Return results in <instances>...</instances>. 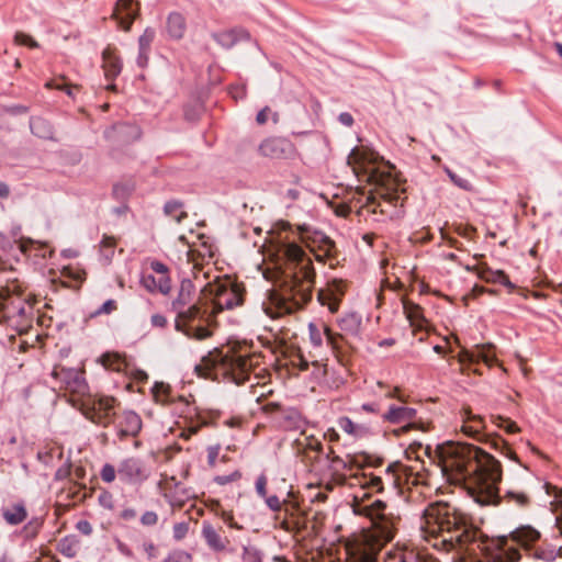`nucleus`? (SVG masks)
<instances>
[{"label":"nucleus","mask_w":562,"mask_h":562,"mask_svg":"<svg viewBox=\"0 0 562 562\" xmlns=\"http://www.w3.org/2000/svg\"><path fill=\"white\" fill-rule=\"evenodd\" d=\"M171 290V280L170 278L168 277V274L166 276H161L158 280H157V291L160 292L161 294H168Z\"/></svg>","instance_id":"nucleus-53"},{"label":"nucleus","mask_w":562,"mask_h":562,"mask_svg":"<svg viewBox=\"0 0 562 562\" xmlns=\"http://www.w3.org/2000/svg\"><path fill=\"white\" fill-rule=\"evenodd\" d=\"M1 514L3 520L10 526H18L27 518V509L23 501L3 507Z\"/></svg>","instance_id":"nucleus-22"},{"label":"nucleus","mask_w":562,"mask_h":562,"mask_svg":"<svg viewBox=\"0 0 562 562\" xmlns=\"http://www.w3.org/2000/svg\"><path fill=\"white\" fill-rule=\"evenodd\" d=\"M283 254L289 262V280L284 283V293L278 302V308L291 314L312 300L316 272L312 259L297 244H285Z\"/></svg>","instance_id":"nucleus-3"},{"label":"nucleus","mask_w":562,"mask_h":562,"mask_svg":"<svg viewBox=\"0 0 562 562\" xmlns=\"http://www.w3.org/2000/svg\"><path fill=\"white\" fill-rule=\"evenodd\" d=\"M445 171H446L447 176L449 177V179L457 187H459L460 189H463L465 191H472L473 186H472V183L468 179H464V178L458 176L456 172H453L449 168H445Z\"/></svg>","instance_id":"nucleus-41"},{"label":"nucleus","mask_w":562,"mask_h":562,"mask_svg":"<svg viewBox=\"0 0 562 562\" xmlns=\"http://www.w3.org/2000/svg\"><path fill=\"white\" fill-rule=\"evenodd\" d=\"M417 411L413 407L403 405H391L389 409L382 414V420L390 424L417 425L414 420Z\"/></svg>","instance_id":"nucleus-16"},{"label":"nucleus","mask_w":562,"mask_h":562,"mask_svg":"<svg viewBox=\"0 0 562 562\" xmlns=\"http://www.w3.org/2000/svg\"><path fill=\"white\" fill-rule=\"evenodd\" d=\"M361 323V315L356 312L347 313L338 319L339 328L350 336H357L360 333Z\"/></svg>","instance_id":"nucleus-26"},{"label":"nucleus","mask_w":562,"mask_h":562,"mask_svg":"<svg viewBox=\"0 0 562 562\" xmlns=\"http://www.w3.org/2000/svg\"><path fill=\"white\" fill-rule=\"evenodd\" d=\"M255 487H256V492L257 494L263 498L266 497L268 494H267V476L265 474H260L257 480H256V484H255Z\"/></svg>","instance_id":"nucleus-54"},{"label":"nucleus","mask_w":562,"mask_h":562,"mask_svg":"<svg viewBox=\"0 0 562 562\" xmlns=\"http://www.w3.org/2000/svg\"><path fill=\"white\" fill-rule=\"evenodd\" d=\"M150 269L156 272V273H159L161 276H166L168 274V267L161 262V261H158V260H154L150 262Z\"/></svg>","instance_id":"nucleus-62"},{"label":"nucleus","mask_w":562,"mask_h":562,"mask_svg":"<svg viewBox=\"0 0 562 562\" xmlns=\"http://www.w3.org/2000/svg\"><path fill=\"white\" fill-rule=\"evenodd\" d=\"M142 426L140 416L136 412L127 409L121 414L115 428L119 438L122 440L127 437H136L142 430Z\"/></svg>","instance_id":"nucleus-13"},{"label":"nucleus","mask_w":562,"mask_h":562,"mask_svg":"<svg viewBox=\"0 0 562 562\" xmlns=\"http://www.w3.org/2000/svg\"><path fill=\"white\" fill-rule=\"evenodd\" d=\"M201 535L207 547L215 552L226 550L227 544L229 543V540L226 537H222L220 532L207 521L203 522Z\"/></svg>","instance_id":"nucleus-20"},{"label":"nucleus","mask_w":562,"mask_h":562,"mask_svg":"<svg viewBox=\"0 0 562 562\" xmlns=\"http://www.w3.org/2000/svg\"><path fill=\"white\" fill-rule=\"evenodd\" d=\"M221 451V445H214L207 447V463L210 467H214Z\"/></svg>","instance_id":"nucleus-57"},{"label":"nucleus","mask_w":562,"mask_h":562,"mask_svg":"<svg viewBox=\"0 0 562 562\" xmlns=\"http://www.w3.org/2000/svg\"><path fill=\"white\" fill-rule=\"evenodd\" d=\"M487 282L499 283L506 288L514 289L515 285L510 282L508 276L502 270H492L485 268L481 274Z\"/></svg>","instance_id":"nucleus-32"},{"label":"nucleus","mask_w":562,"mask_h":562,"mask_svg":"<svg viewBox=\"0 0 562 562\" xmlns=\"http://www.w3.org/2000/svg\"><path fill=\"white\" fill-rule=\"evenodd\" d=\"M1 317L18 330L26 329L33 319V306L22 296L16 283L0 288Z\"/></svg>","instance_id":"nucleus-5"},{"label":"nucleus","mask_w":562,"mask_h":562,"mask_svg":"<svg viewBox=\"0 0 562 562\" xmlns=\"http://www.w3.org/2000/svg\"><path fill=\"white\" fill-rule=\"evenodd\" d=\"M77 547L78 541L76 538L67 536L59 540L57 549L61 555L71 559L77 555Z\"/></svg>","instance_id":"nucleus-34"},{"label":"nucleus","mask_w":562,"mask_h":562,"mask_svg":"<svg viewBox=\"0 0 562 562\" xmlns=\"http://www.w3.org/2000/svg\"><path fill=\"white\" fill-rule=\"evenodd\" d=\"M362 487L375 490L376 492H382L383 491L382 479L380 476H370L369 479L364 477Z\"/></svg>","instance_id":"nucleus-48"},{"label":"nucleus","mask_w":562,"mask_h":562,"mask_svg":"<svg viewBox=\"0 0 562 562\" xmlns=\"http://www.w3.org/2000/svg\"><path fill=\"white\" fill-rule=\"evenodd\" d=\"M339 428L346 434L355 437L361 438L369 435V428L364 425L355 424L349 417L344 416L338 419Z\"/></svg>","instance_id":"nucleus-28"},{"label":"nucleus","mask_w":562,"mask_h":562,"mask_svg":"<svg viewBox=\"0 0 562 562\" xmlns=\"http://www.w3.org/2000/svg\"><path fill=\"white\" fill-rule=\"evenodd\" d=\"M138 14V3L133 0H117L113 15L124 31H130Z\"/></svg>","instance_id":"nucleus-15"},{"label":"nucleus","mask_w":562,"mask_h":562,"mask_svg":"<svg viewBox=\"0 0 562 562\" xmlns=\"http://www.w3.org/2000/svg\"><path fill=\"white\" fill-rule=\"evenodd\" d=\"M166 31L172 40L179 41L183 38L187 31V20L184 15L178 11H172L166 20Z\"/></svg>","instance_id":"nucleus-21"},{"label":"nucleus","mask_w":562,"mask_h":562,"mask_svg":"<svg viewBox=\"0 0 562 562\" xmlns=\"http://www.w3.org/2000/svg\"><path fill=\"white\" fill-rule=\"evenodd\" d=\"M469 420L475 423V425H468V424L463 425L462 426L463 432L470 437L479 439V436L483 428L482 418L480 416H469Z\"/></svg>","instance_id":"nucleus-38"},{"label":"nucleus","mask_w":562,"mask_h":562,"mask_svg":"<svg viewBox=\"0 0 562 562\" xmlns=\"http://www.w3.org/2000/svg\"><path fill=\"white\" fill-rule=\"evenodd\" d=\"M102 68L108 80H113L121 74L122 61L114 47L108 46L102 52Z\"/></svg>","instance_id":"nucleus-19"},{"label":"nucleus","mask_w":562,"mask_h":562,"mask_svg":"<svg viewBox=\"0 0 562 562\" xmlns=\"http://www.w3.org/2000/svg\"><path fill=\"white\" fill-rule=\"evenodd\" d=\"M115 245L116 240L114 237L106 235L102 237V240L100 241L101 251L108 260H110L113 257Z\"/></svg>","instance_id":"nucleus-40"},{"label":"nucleus","mask_w":562,"mask_h":562,"mask_svg":"<svg viewBox=\"0 0 562 562\" xmlns=\"http://www.w3.org/2000/svg\"><path fill=\"white\" fill-rule=\"evenodd\" d=\"M114 405L112 396H89L82 403V413L92 423L106 426L114 416Z\"/></svg>","instance_id":"nucleus-8"},{"label":"nucleus","mask_w":562,"mask_h":562,"mask_svg":"<svg viewBox=\"0 0 562 562\" xmlns=\"http://www.w3.org/2000/svg\"><path fill=\"white\" fill-rule=\"evenodd\" d=\"M299 231L303 239H312V241L318 244L319 249L324 251V255H315L317 261L324 262L325 258L333 256L335 243L327 235L318 231H313L305 224L299 226Z\"/></svg>","instance_id":"nucleus-12"},{"label":"nucleus","mask_w":562,"mask_h":562,"mask_svg":"<svg viewBox=\"0 0 562 562\" xmlns=\"http://www.w3.org/2000/svg\"><path fill=\"white\" fill-rule=\"evenodd\" d=\"M266 505L271 509L272 512H280L282 508V502L279 499L278 496L271 495L263 497Z\"/></svg>","instance_id":"nucleus-58"},{"label":"nucleus","mask_w":562,"mask_h":562,"mask_svg":"<svg viewBox=\"0 0 562 562\" xmlns=\"http://www.w3.org/2000/svg\"><path fill=\"white\" fill-rule=\"evenodd\" d=\"M164 212L166 215L172 217L178 223L187 217V213L183 211V203L178 200H170L166 202Z\"/></svg>","instance_id":"nucleus-33"},{"label":"nucleus","mask_w":562,"mask_h":562,"mask_svg":"<svg viewBox=\"0 0 562 562\" xmlns=\"http://www.w3.org/2000/svg\"><path fill=\"white\" fill-rule=\"evenodd\" d=\"M368 494L364 493L361 501L356 497L353 505V513L359 516L369 518L373 526L380 531V536L386 540H391L394 536V521L386 515V504L381 499L368 504L364 498Z\"/></svg>","instance_id":"nucleus-7"},{"label":"nucleus","mask_w":562,"mask_h":562,"mask_svg":"<svg viewBox=\"0 0 562 562\" xmlns=\"http://www.w3.org/2000/svg\"><path fill=\"white\" fill-rule=\"evenodd\" d=\"M195 296L196 290L193 282L189 278H183L171 302V310L176 313L175 328L188 338L204 340L211 336L209 328L203 325L193 326L192 323L209 322V310L205 307L202 291L196 301Z\"/></svg>","instance_id":"nucleus-4"},{"label":"nucleus","mask_w":562,"mask_h":562,"mask_svg":"<svg viewBox=\"0 0 562 562\" xmlns=\"http://www.w3.org/2000/svg\"><path fill=\"white\" fill-rule=\"evenodd\" d=\"M271 113V109L269 106H265L263 109H261L258 113H257V116H256V122L259 124V125H263L268 122V119H269V114Z\"/></svg>","instance_id":"nucleus-63"},{"label":"nucleus","mask_w":562,"mask_h":562,"mask_svg":"<svg viewBox=\"0 0 562 562\" xmlns=\"http://www.w3.org/2000/svg\"><path fill=\"white\" fill-rule=\"evenodd\" d=\"M140 283L149 292L157 291V279L151 274L143 276L140 279Z\"/></svg>","instance_id":"nucleus-56"},{"label":"nucleus","mask_w":562,"mask_h":562,"mask_svg":"<svg viewBox=\"0 0 562 562\" xmlns=\"http://www.w3.org/2000/svg\"><path fill=\"white\" fill-rule=\"evenodd\" d=\"M161 562H192V555L184 550L175 549Z\"/></svg>","instance_id":"nucleus-39"},{"label":"nucleus","mask_w":562,"mask_h":562,"mask_svg":"<svg viewBox=\"0 0 562 562\" xmlns=\"http://www.w3.org/2000/svg\"><path fill=\"white\" fill-rule=\"evenodd\" d=\"M2 111L10 115H22L29 112V106L22 104L4 105Z\"/></svg>","instance_id":"nucleus-51"},{"label":"nucleus","mask_w":562,"mask_h":562,"mask_svg":"<svg viewBox=\"0 0 562 562\" xmlns=\"http://www.w3.org/2000/svg\"><path fill=\"white\" fill-rule=\"evenodd\" d=\"M381 408L378 402L364 403L360 407L355 408V412L357 413L364 412L368 414H379Z\"/></svg>","instance_id":"nucleus-55"},{"label":"nucleus","mask_w":562,"mask_h":562,"mask_svg":"<svg viewBox=\"0 0 562 562\" xmlns=\"http://www.w3.org/2000/svg\"><path fill=\"white\" fill-rule=\"evenodd\" d=\"M379 547L367 541L356 542L347 547L346 562H375Z\"/></svg>","instance_id":"nucleus-14"},{"label":"nucleus","mask_w":562,"mask_h":562,"mask_svg":"<svg viewBox=\"0 0 562 562\" xmlns=\"http://www.w3.org/2000/svg\"><path fill=\"white\" fill-rule=\"evenodd\" d=\"M44 519L41 517H33L24 527L23 532L25 539H34L42 529Z\"/></svg>","instance_id":"nucleus-36"},{"label":"nucleus","mask_w":562,"mask_h":562,"mask_svg":"<svg viewBox=\"0 0 562 562\" xmlns=\"http://www.w3.org/2000/svg\"><path fill=\"white\" fill-rule=\"evenodd\" d=\"M308 335L310 341L313 347L319 348L323 345V335L326 337L327 344L331 347L333 350H337L339 348L338 340L341 339V335L334 333L328 326H324V330L322 331L316 324H308Z\"/></svg>","instance_id":"nucleus-17"},{"label":"nucleus","mask_w":562,"mask_h":562,"mask_svg":"<svg viewBox=\"0 0 562 562\" xmlns=\"http://www.w3.org/2000/svg\"><path fill=\"white\" fill-rule=\"evenodd\" d=\"M117 474L124 483L140 485L147 481L150 471L140 458L128 457L119 463Z\"/></svg>","instance_id":"nucleus-9"},{"label":"nucleus","mask_w":562,"mask_h":562,"mask_svg":"<svg viewBox=\"0 0 562 562\" xmlns=\"http://www.w3.org/2000/svg\"><path fill=\"white\" fill-rule=\"evenodd\" d=\"M497 419L499 422L497 423V426L503 428L506 432L516 434L517 431H519V427L515 422L501 416H498Z\"/></svg>","instance_id":"nucleus-49"},{"label":"nucleus","mask_w":562,"mask_h":562,"mask_svg":"<svg viewBox=\"0 0 562 562\" xmlns=\"http://www.w3.org/2000/svg\"><path fill=\"white\" fill-rule=\"evenodd\" d=\"M259 151L265 157L281 159L291 156L294 151V146L286 138L270 137L260 144Z\"/></svg>","instance_id":"nucleus-10"},{"label":"nucleus","mask_w":562,"mask_h":562,"mask_svg":"<svg viewBox=\"0 0 562 562\" xmlns=\"http://www.w3.org/2000/svg\"><path fill=\"white\" fill-rule=\"evenodd\" d=\"M510 538L520 547L529 549L540 539V532L531 526H521L512 531Z\"/></svg>","instance_id":"nucleus-23"},{"label":"nucleus","mask_w":562,"mask_h":562,"mask_svg":"<svg viewBox=\"0 0 562 562\" xmlns=\"http://www.w3.org/2000/svg\"><path fill=\"white\" fill-rule=\"evenodd\" d=\"M47 88H50V89H57V90H61V91H65L69 97H74V92L72 90L74 89H78V86H70V85H67V83H61L59 82V80L57 79H54V80H49L46 82L45 85Z\"/></svg>","instance_id":"nucleus-44"},{"label":"nucleus","mask_w":562,"mask_h":562,"mask_svg":"<svg viewBox=\"0 0 562 562\" xmlns=\"http://www.w3.org/2000/svg\"><path fill=\"white\" fill-rule=\"evenodd\" d=\"M442 474L451 484H467L472 498L480 505H498L502 501L519 508L528 507L530 497L524 491L509 488L499 495L501 463L481 448L468 443L438 447Z\"/></svg>","instance_id":"nucleus-1"},{"label":"nucleus","mask_w":562,"mask_h":562,"mask_svg":"<svg viewBox=\"0 0 562 562\" xmlns=\"http://www.w3.org/2000/svg\"><path fill=\"white\" fill-rule=\"evenodd\" d=\"M240 477L241 473L239 471H234L231 474L215 476L214 482L218 485H226L228 483L239 480Z\"/></svg>","instance_id":"nucleus-50"},{"label":"nucleus","mask_w":562,"mask_h":562,"mask_svg":"<svg viewBox=\"0 0 562 562\" xmlns=\"http://www.w3.org/2000/svg\"><path fill=\"white\" fill-rule=\"evenodd\" d=\"M338 121L347 127H351L355 122L352 115L349 112H341L338 115Z\"/></svg>","instance_id":"nucleus-64"},{"label":"nucleus","mask_w":562,"mask_h":562,"mask_svg":"<svg viewBox=\"0 0 562 562\" xmlns=\"http://www.w3.org/2000/svg\"><path fill=\"white\" fill-rule=\"evenodd\" d=\"M245 289L231 280L209 283L202 289V295L205 297V307L209 303L212 311L209 317L223 311H229L244 304Z\"/></svg>","instance_id":"nucleus-6"},{"label":"nucleus","mask_w":562,"mask_h":562,"mask_svg":"<svg viewBox=\"0 0 562 562\" xmlns=\"http://www.w3.org/2000/svg\"><path fill=\"white\" fill-rule=\"evenodd\" d=\"M232 370H238L241 374L246 375L249 371L250 363L247 358L244 357H237L232 360Z\"/></svg>","instance_id":"nucleus-43"},{"label":"nucleus","mask_w":562,"mask_h":562,"mask_svg":"<svg viewBox=\"0 0 562 562\" xmlns=\"http://www.w3.org/2000/svg\"><path fill=\"white\" fill-rule=\"evenodd\" d=\"M14 42L19 45H25V46H29L31 48H37L38 47V43L33 38L31 37L29 34H25V33H22V32H18L14 36Z\"/></svg>","instance_id":"nucleus-46"},{"label":"nucleus","mask_w":562,"mask_h":562,"mask_svg":"<svg viewBox=\"0 0 562 562\" xmlns=\"http://www.w3.org/2000/svg\"><path fill=\"white\" fill-rule=\"evenodd\" d=\"M116 307V302L114 300H108L94 312V315L110 314L115 311Z\"/></svg>","instance_id":"nucleus-59"},{"label":"nucleus","mask_w":562,"mask_h":562,"mask_svg":"<svg viewBox=\"0 0 562 562\" xmlns=\"http://www.w3.org/2000/svg\"><path fill=\"white\" fill-rule=\"evenodd\" d=\"M117 470L110 463L103 464L100 471V476L103 482L112 483L115 480Z\"/></svg>","instance_id":"nucleus-42"},{"label":"nucleus","mask_w":562,"mask_h":562,"mask_svg":"<svg viewBox=\"0 0 562 562\" xmlns=\"http://www.w3.org/2000/svg\"><path fill=\"white\" fill-rule=\"evenodd\" d=\"M151 393L156 403L165 405L170 402V386L164 382H155Z\"/></svg>","instance_id":"nucleus-35"},{"label":"nucleus","mask_w":562,"mask_h":562,"mask_svg":"<svg viewBox=\"0 0 562 562\" xmlns=\"http://www.w3.org/2000/svg\"><path fill=\"white\" fill-rule=\"evenodd\" d=\"M105 134L109 138H114L116 135L126 136V140L137 139L139 137L138 128L128 123H117L113 125L111 130L106 131Z\"/></svg>","instance_id":"nucleus-29"},{"label":"nucleus","mask_w":562,"mask_h":562,"mask_svg":"<svg viewBox=\"0 0 562 562\" xmlns=\"http://www.w3.org/2000/svg\"><path fill=\"white\" fill-rule=\"evenodd\" d=\"M404 314L409 321L411 325L422 327L425 322V317L423 314V308L411 301L403 302Z\"/></svg>","instance_id":"nucleus-30"},{"label":"nucleus","mask_w":562,"mask_h":562,"mask_svg":"<svg viewBox=\"0 0 562 562\" xmlns=\"http://www.w3.org/2000/svg\"><path fill=\"white\" fill-rule=\"evenodd\" d=\"M490 442L491 447L499 451L501 454L509 459L517 460L515 452L507 447L506 441L502 437H494L490 440Z\"/></svg>","instance_id":"nucleus-37"},{"label":"nucleus","mask_w":562,"mask_h":562,"mask_svg":"<svg viewBox=\"0 0 562 562\" xmlns=\"http://www.w3.org/2000/svg\"><path fill=\"white\" fill-rule=\"evenodd\" d=\"M345 294V284L342 281L333 280L327 286L319 289L317 292V301L321 305L327 306L330 313H336L339 308L340 300Z\"/></svg>","instance_id":"nucleus-11"},{"label":"nucleus","mask_w":562,"mask_h":562,"mask_svg":"<svg viewBox=\"0 0 562 562\" xmlns=\"http://www.w3.org/2000/svg\"><path fill=\"white\" fill-rule=\"evenodd\" d=\"M74 391L77 392L78 394H85L87 391H88V385L86 383V381L80 378L79 375H77L75 379H74Z\"/></svg>","instance_id":"nucleus-60"},{"label":"nucleus","mask_w":562,"mask_h":562,"mask_svg":"<svg viewBox=\"0 0 562 562\" xmlns=\"http://www.w3.org/2000/svg\"><path fill=\"white\" fill-rule=\"evenodd\" d=\"M158 522V515L153 510L145 512L140 517V524L146 527L155 526Z\"/></svg>","instance_id":"nucleus-52"},{"label":"nucleus","mask_w":562,"mask_h":562,"mask_svg":"<svg viewBox=\"0 0 562 562\" xmlns=\"http://www.w3.org/2000/svg\"><path fill=\"white\" fill-rule=\"evenodd\" d=\"M156 37V31L153 27H146L138 37V54L136 64L139 68H146L149 61L151 44Z\"/></svg>","instance_id":"nucleus-18"},{"label":"nucleus","mask_w":562,"mask_h":562,"mask_svg":"<svg viewBox=\"0 0 562 562\" xmlns=\"http://www.w3.org/2000/svg\"><path fill=\"white\" fill-rule=\"evenodd\" d=\"M384 562H419L414 550L394 549L386 553Z\"/></svg>","instance_id":"nucleus-31"},{"label":"nucleus","mask_w":562,"mask_h":562,"mask_svg":"<svg viewBox=\"0 0 562 562\" xmlns=\"http://www.w3.org/2000/svg\"><path fill=\"white\" fill-rule=\"evenodd\" d=\"M213 38L222 47L228 49L232 48L237 42L241 40H248L249 33L243 29L229 30L213 34Z\"/></svg>","instance_id":"nucleus-25"},{"label":"nucleus","mask_w":562,"mask_h":562,"mask_svg":"<svg viewBox=\"0 0 562 562\" xmlns=\"http://www.w3.org/2000/svg\"><path fill=\"white\" fill-rule=\"evenodd\" d=\"M427 528L441 538L448 549H458L474 554L476 550L487 552L492 546L505 550L507 538L490 540L469 519V517L448 504L429 505L424 512Z\"/></svg>","instance_id":"nucleus-2"},{"label":"nucleus","mask_w":562,"mask_h":562,"mask_svg":"<svg viewBox=\"0 0 562 562\" xmlns=\"http://www.w3.org/2000/svg\"><path fill=\"white\" fill-rule=\"evenodd\" d=\"M150 323H151V326H154V327L165 328L168 324V321H167L166 316H164L162 314H154L150 317Z\"/></svg>","instance_id":"nucleus-61"},{"label":"nucleus","mask_w":562,"mask_h":562,"mask_svg":"<svg viewBox=\"0 0 562 562\" xmlns=\"http://www.w3.org/2000/svg\"><path fill=\"white\" fill-rule=\"evenodd\" d=\"M188 531H189L188 522L182 521V522L175 524L173 528H172L173 539L177 541L182 540L187 536Z\"/></svg>","instance_id":"nucleus-47"},{"label":"nucleus","mask_w":562,"mask_h":562,"mask_svg":"<svg viewBox=\"0 0 562 562\" xmlns=\"http://www.w3.org/2000/svg\"><path fill=\"white\" fill-rule=\"evenodd\" d=\"M30 128L33 135L43 139H52L54 136L53 125L41 116L30 119Z\"/></svg>","instance_id":"nucleus-27"},{"label":"nucleus","mask_w":562,"mask_h":562,"mask_svg":"<svg viewBox=\"0 0 562 562\" xmlns=\"http://www.w3.org/2000/svg\"><path fill=\"white\" fill-rule=\"evenodd\" d=\"M492 345H476L472 350H465L462 352L463 360L470 362L483 361L491 366L495 360V355L492 352Z\"/></svg>","instance_id":"nucleus-24"},{"label":"nucleus","mask_w":562,"mask_h":562,"mask_svg":"<svg viewBox=\"0 0 562 562\" xmlns=\"http://www.w3.org/2000/svg\"><path fill=\"white\" fill-rule=\"evenodd\" d=\"M535 555L546 562H553L558 558V552L555 548L538 549L536 550Z\"/></svg>","instance_id":"nucleus-45"}]
</instances>
